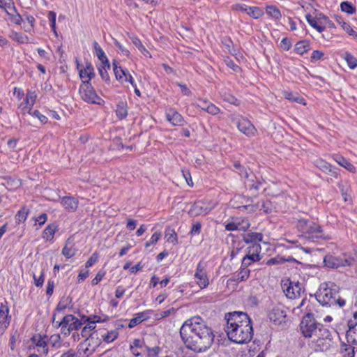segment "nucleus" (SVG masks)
<instances>
[{"mask_svg": "<svg viewBox=\"0 0 357 357\" xmlns=\"http://www.w3.org/2000/svg\"><path fill=\"white\" fill-rule=\"evenodd\" d=\"M280 47L284 50H289L291 47V43L289 39L284 38L280 43Z\"/></svg>", "mask_w": 357, "mask_h": 357, "instance_id": "obj_61", "label": "nucleus"}, {"mask_svg": "<svg viewBox=\"0 0 357 357\" xmlns=\"http://www.w3.org/2000/svg\"><path fill=\"white\" fill-rule=\"evenodd\" d=\"M247 13L254 19H258L264 15V11L259 7H248Z\"/></svg>", "mask_w": 357, "mask_h": 357, "instance_id": "obj_38", "label": "nucleus"}, {"mask_svg": "<svg viewBox=\"0 0 357 357\" xmlns=\"http://www.w3.org/2000/svg\"><path fill=\"white\" fill-rule=\"evenodd\" d=\"M341 350L342 357H354L355 351L353 346L344 344L342 345Z\"/></svg>", "mask_w": 357, "mask_h": 357, "instance_id": "obj_41", "label": "nucleus"}, {"mask_svg": "<svg viewBox=\"0 0 357 357\" xmlns=\"http://www.w3.org/2000/svg\"><path fill=\"white\" fill-rule=\"evenodd\" d=\"M205 267V264L200 261L197 265L195 274L196 282L201 289L206 287L209 284Z\"/></svg>", "mask_w": 357, "mask_h": 357, "instance_id": "obj_12", "label": "nucleus"}, {"mask_svg": "<svg viewBox=\"0 0 357 357\" xmlns=\"http://www.w3.org/2000/svg\"><path fill=\"white\" fill-rule=\"evenodd\" d=\"M326 328L319 323L311 312H307L303 317L300 324V331L305 338L312 339L317 337L322 332V329Z\"/></svg>", "mask_w": 357, "mask_h": 357, "instance_id": "obj_3", "label": "nucleus"}, {"mask_svg": "<svg viewBox=\"0 0 357 357\" xmlns=\"http://www.w3.org/2000/svg\"><path fill=\"white\" fill-rule=\"evenodd\" d=\"M286 260L281 258V257H275V258H271L270 259H268L266 262V264L267 265H275V264H281L284 261H285Z\"/></svg>", "mask_w": 357, "mask_h": 357, "instance_id": "obj_60", "label": "nucleus"}, {"mask_svg": "<svg viewBox=\"0 0 357 357\" xmlns=\"http://www.w3.org/2000/svg\"><path fill=\"white\" fill-rule=\"evenodd\" d=\"M132 43L134 45L144 54L147 55L149 54V51L145 48V47L142 45L141 40L136 36L130 37Z\"/></svg>", "mask_w": 357, "mask_h": 357, "instance_id": "obj_39", "label": "nucleus"}, {"mask_svg": "<svg viewBox=\"0 0 357 357\" xmlns=\"http://www.w3.org/2000/svg\"><path fill=\"white\" fill-rule=\"evenodd\" d=\"M206 112L210 114L215 115L220 112V109L215 105L210 103V105L207 106Z\"/></svg>", "mask_w": 357, "mask_h": 357, "instance_id": "obj_58", "label": "nucleus"}, {"mask_svg": "<svg viewBox=\"0 0 357 357\" xmlns=\"http://www.w3.org/2000/svg\"><path fill=\"white\" fill-rule=\"evenodd\" d=\"M10 38L18 43H27L29 42L28 37L21 33L14 32L10 35Z\"/></svg>", "mask_w": 357, "mask_h": 357, "instance_id": "obj_42", "label": "nucleus"}, {"mask_svg": "<svg viewBox=\"0 0 357 357\" xmlns=\"http://www.w3.org/2000/svg\"><path fill=\"white\" fill-rule=\"evenodd\" d=\"M46 338V336L43 337L40 335H34L31 338L32 342L36 344V347L42 348V352L45 354H47L48 353Z\"/></svg>", "mask_w": 357, "mask_h": 357, "instance_id": "obj_24", "label": "nucleus"}, {"mask_svg": "<svg viewBox=\"0 0 357 357\" xmlns=\"http://www.w3.org/2000/svg\"><path fill=\"white\" fill-rule=\"evenodd\" d=\"M165 238H167V241L168 242H171L174 244H176L178 243L177 240V234L175 231L171 228H167L165 229Z\"/></svg>", "mask_w": 357, "mask_h": 357, "instance_id": "obj_40", "label": "nucleus"}, {"mask_svg": "<svg viewBox=\"0 0 357 357\" xmlns=\"http://www.w3.org/2000/svg\"><path fill=\"white\" fill-rule=\"evenodd\" d=\"M336 22L341 25L342 28L350 36H354L355 31L351 27V26L346 23L342 17L336 15L335 17Z\"/></svg>", "mask_w": 357, "mask_h": 357, "instance_id": "obj_32", "label": "nucleus"}, {"mask_svg": "<svg viewBox=\"0 0 357 357\" xmlns=\"http://www.w3.org/2000/svg\"><path fill=\"white\" fill-rule=\"evenodd\" d=\"M36 94L35 91H29L26 94V105L22 107V110L23 111L24 114L25 112H28L29 114H31L30 111L31 107L34 105L36 101Z\"/></svg>", "mask_w": 357, "mask_h": 357, "instance_id": "obj_20", "label": "nucleus"}, {"mask_svg": "<svg viewBox=\"0 0 357 357\" xmlns=\"http://www.w3.org/2000/svg\"><path fill=\"white\" fill-rule=\"evenodd\" d=\"M261 252V246L259 243H253L248 248V254L246 255L252 258V261H258L261 259L259 252Z\"/></svg>", "mask_w": 357, "mask_h": 357, "instance_id": "obj_22", "label": "nucleus"}, {"mask_svg": "<svg viewBox=\"0 0 357 357\" xmlns=\"http://www.w3.org/2000/svg\"><path fill=\"white\" fill-rule=\"evenodd\" d=\"M105 275V272L99 271L96 277L92 280V285H96L98 284L103 278Z\"/></svg>", "mask_w": 357, "mask_h": 357, "instance_id": "obj_64", "label": "nucleus"}, {"mask_svg": "<svg viewBox=\"0 0 357 357\" xmlns=\"http://www.w3.org/2000/svg\"><path fill=\"white\" fill-rule=\"evenodd\" d=\"M236 125L239 131L245 135L247 137H254L257 132L255 127L247 119H239L236 122Z\"/></svg>", "mask_w": 357, "mask_h": 357, "instance_id": "obj_11", "label": "nucleus"}, {"mask_svg": "<svg viewBox=\"0 0 357 357\" xmlns=\"http://www.w3.org/2000/svg\"><path fill=\"white\" fill-rule=\"evenodd\" d=\"M77 68L79 69V76L82 79L88 77V81L90 82V79L95 76L93 67L90 63H87L84 68H81L79 64H77Z\"/></svg>", "mask_w": 357, "mask_h": 357, "instance_id": "obj_19", "label": "nucleus"}, {"mask_svg": "<svg viewBox=\"0 0 357 357\" xmlns=\"http://www.w3.org/2000/svg\"><path fill=\"white\" fill-rule=\"evenodd\" d=\"M143 313L138 314V316L137 317L132 318L128 324L129 328H133L140 324L143 321Z\"/></svg>", "mask_w": 357, "mask_h": 357, "instance_id": "obj_49", "label": "nucleus"}, {"mask_svg": "<svg viewBox=\"0 0 357 357\" xmlns=\"http://www.w3.org/2000/svg\"><path fill=\"white\" fill-rule=\"evenodd\" d=\"M29 213V209L25 207L22 208L20 211L17 213L15 218L20 222L24 221L26 219L27 215Z\"/></svg>", "mask_w": 357, "mask_h": 357, "instance_id": "obj_47", "label": "nucleus"}, {"mask_svg": "<svg viewBox=\"0 0 357 357\" xmlns=\"http://www.w3.org/2000/svg\"><path fill=\"white\" fill-rule=\"evenodd\" d=\"M266 11L268 15L275 20H279L282 16L280 10L275 6H268Z\"/></svg>", "mask_w": 357, "mask_h": 357, "instance_id": "obj_35", "label": "nucleus"}, {"mask_svg": "<svg viewBox=\"0 0 357 357\" xmlns=\"http://www.w3.org/2000/svg\"><path fill=\"white\" fill-rule=\"evenodd\" d=\"M250 271L246 268H241V271L234 275V280L242 282L246 280L250 276Z\"/></svg>", "mask_w": 357, "mask_h": 357, "instance_id": "obj_33", "label": "nucleus"}, {"mask_svg": "<svg viewBox=\"0 0 357 357\" xmlns=\"http://www.w3.org/2000/svg\"><path fill=\"white\" fill-rule=\"evenodd\" d=\"M301 227H303V231L308 234V238H319L321 236V227L314 222L307 220H301Z\"/></svg>", "mask_w": 357, "mask_h": 357, "instance_id": "obj_9", "label": "nucleus"}, {"mask_svg": "<svg viewBox=\"0 0 357 357\" xmlns=\"http://www.w3.org/2000/svg\"><path fill=\"white\" fill-rule=\"evenodd\" d=\"M237 228H238V226L236 225V218H232L231 222H229L225 225V229L228 231L238 230Z\"/></svg>", "mask_w": 357, "mask_h": 357, "instance_id": "obj_57", "label": "nucleus"}, {"mask_svg": "<svg viewBox=\"0 0 357 357\" xmlns=\"http://www.w3.org/2000/svg\"><path fill=\"white\" fill-rule=\"evenodd\" d=\"M161 237L160 232H155L149 241H147L145 244L146 248H149L151 245L155 244Z\"/></svg>", "mask_w": 357, "mask_h": 357, "instance_id": "obj_52", "label": "nucleus"}, {"mask_svg": "<svg viewBox=\"0 0 357 357\" xmlns=\"http://www.w3.org/2000/svg\"><path fill=\"white\" fill-rule=\"evenodd\" d=\"M48 18L50 22V26L54 31V33L57 35L56 31V13L54 11H50L48 13Z\"/></svg>", "mask_w": 357, "mask_h": 357, "instance_id": "obj_50", "label": "nucleus"}, {"mask_svg": "<svg viewBox=\"0 0 357 357\" xmlns=\"http://www.w3.org/2000/svg\"><path fill=\"white\" fill-rule=\"evenodd\" d=\"M334 159L340 165L344 167L350 172H355L354 166L348 160H347L344 157L339 155H336L334 156Z\"/></svg>", "mask_w": 357, "mask_h": 357, "instance_id": "obj_29", "label": "nucleus"}, {"mask_svg": "<svg viewBox=\"0 0 357 357\" xmlns=\"http://www.w3.org/2000/svg\"><path fill=\"white\" fill-rule=\"evenodd\" d=\"M238 230L246 231L250 226V222L247 218H236Z\"/></svg>", "mask_w": 357, "mask_h": 357, "instance_id": "obj_37", "label": "nucleus"}, {"mask_svg": "<svg viewBox=\"0 0 357 357\" xmlns=\"http://www.w3.org/2000/svg\"><path fill=\"white\" fill-rule=\"evenodd\" d=\"M333 283H331V286L328 283L321 284L319 290L315 294L316 299L323 306L328 305H334V297L336 290L332 288Z\"/></svg>", "mask_w": 357, "mask_h": 357, "instance_id": "obj_4", "label": "nucleus"}, {"mask_svg": "<svg viewBox=\"0 0 357 357\" xmlns=\"http://www.w3.org/2000/svg\"><path fill=\"white\" fill-rule=\"evenodd\" d=\"M82 324V322L75 317V319L70 323V330H71V331L78 330L81 327Z\"/></svg>", "mask_w": 357, "mask_h": 357, "instance_id": "obj_56", "label": "nucleus"}, {"mask_svg": "<svg viewBox=\"0 0 357 357\" xmlns=\"http://www.w3.org/2000/svg\"><path fill=\"white\" fill-rule=\"evenodd\" d=\"M180 335L185 347L197 353L209 349L215 337L213 330L199 317L185 321L181 327Z\"/></svg>", "mask_w": 357, "mask_h": 357, "instance_id": "obj_1", "label": "nucleus"}, {"mask_svg": "<svg viewBox=\"0 0 357 357\" xmlns=\"http://www.w3.org/2000/svg\"><path fill=\"white\" fill-rule=\"evenodd\" d=\"M0 7L3 8L10 15H13L14 13H17L13 0H0Z\"/></svg>", "mask_w": 357, "mask_h": 357, "instance_id": "obj_26", "label": "nucleus"}, {"mask_svg": "<svg viewBox=\"0 0 357 357\" xmlns=\"http://www.w3.org/2000/svg\"><path fill=\"white\" fill-rule=\"evenodd\" d=\"M343 58L347 61L349 67L351 69H354L357 67V59L349 52L343 54Z\"/></svg>", "mask_w": 357, "mask_h": 357, "instance_id": "obj_34", "label": "nucleus"}, {"mask_svg": "<svg viewBox=\"0 0 357 357\" xmlns=\"http://www.w3.org/2000/svg\"><path fill=\"white\" fill-rule=\"evenodd\" d=\"M215 206V204L210 200H198L194 203L189 213L192 216L205 215L213 209Z\"/></svg>", "mask_w": 357, "mask_h": 357, "instance_id": "obj_7", "label": "nucleus"}, {"mask_svg": "<svg viewBox=\"0 0 357 357\" xmlns=\"http://www.w3.org/2000/svg\"><path fill=\"white\" fill-rule=\"evenodd\" d=\"M284 97L286 99L293 102L305 105V100L303 98L296 96L291 92H284Z\"/></svg>", "mask_w": 357, "mask_h": 357, "instance_id": "obj_44", "label": "nucleus"}, {"mask_svg": "<svg viewBox=\"0 0 357 357\" xmlns=\"http://www.w3.org/2000/svg\"><path fill=\"white\" fill-rule=\"evenodd\" d=\"M211 102H209L206 100H202L199 99L196 103L197 107H199L202 110H204L206 112L207 106L210 105Z\"/></svg>", "mask_w": 357, "mask_h": 357, "instance_id": "obj_59", "label": "nucleus"}, {"mask_svg": "<svg viewBox=\"0 0 357 357\" xmlns=\"http://www.w3.org/2000/svg\"><path fill=\"white\" fill-rule=\"evenodd\" d=\"M114 66V73L115 74L116 79L120 80L122 83L123 81H127V74L126 72L121 68V67L118 66V63L116 61L113 62Z\"/></svg>", "mask_w": 357, "mask_h": 357, "instance_id": "obj_28", "label": "nucleus"}, {"mask_svg": "<svg viewBox=\"0 0 357 357\" xmlns=\"http://www.w3.org/2000/svg\"><path fill=\"white\" fill-rule=\"evenodd\" d=\"M61 204L65 209L69 211H75L78 207L79 202L73 197H64L62 198Z\"/></svg>", "mask_w": 357, "mask_h": 357, "instance_id": "obj_16", "label": "nucleus"}, {"mask_svg": "<svg viewBox=\"0 0 357 357\" xmlns=\"http://www.w3.org/2000/svg\"><path fill=\"white\" fill-rule=\"evenodd\" d=\"M306 19H307V21L308 22V23L313 28L316 29L318 32L321 33L322 31H324L325 30V26H321V25L318 24L317 21L312 17L311 15L307 14L306 15Z\"/></svg>", "mask_w": 357, "mask_h": 357, "instance_id": "obj_43", "label": "nucleus"}, {"mask_svg": "<svg viewBox=\"0 0 357 357\" xmlns=\"http://www.w3.org/2000/svg\"><path fill=\"white\" fill-rule=\"evenodd\" d=\"M271 202L269 200L262 201L260 206V210H263L265 213H268L272 211Z\"/></svg>", "mask_w": 357, "mask_h": 357, "instance_id": "obj_53", "label": "nucleus"}, {"mask_svg": "<svg viewBox=\"0 0 357 357\" xmlns=\"http://www.w3.org/2000/svg\"><path fill=\"white\" fill-rule=\"evenodd\" d=\"M8 307L1 304L0 306V325L4 329L8 327L10 323V316H8Z\"/></svg>", "mask_w": 357, "mask_h": 357, "instance_id": "obj_18", "label": "nucleus"}, {"mask_svg": "<svg viewBox=\"0 0 357 357\" xmlns=\"http://www.w3.org/2000/svg\"><path fill=\"white\" fill-rule=\"evenodd\" d=\"M102 339L107 343L112 342L115 340L118 335L119 333L116 330H112L110 331L105 332V330H101L99 331V334Z\"/></svg>", "mask_w": 357, "mask_h": 357, "instance_id": "obj_23", "label": "nucleus"}, {"mask_svg": "<svg viewBox=\"0 0 357 357\" xmlns=\"http://www.w3.org/2000/svg\"><path fill=\"white\" fill-rule=\"evenodd\" d=\"M94 319H95L93 321H89V319H88V321H89L88 324L82 328V332H81L82 336L83 337L86 338L88 337H91V336H93L94 335H98L99 334V332H98V331H96L92 334L91 333V331L96 328V323H98V322L101 321L100 317H98L96 316L94 317Z\"/></svg>", "mask_w": 357, "mask_h": 357, "instance_id": "obj_14", "label": "nucleus"}, {"mask_svg": "<svg viewBox=\"0 0 357 357\" xmlns=\"http://www.w3.org/2000/svg\"><path fill=\"white\" fill-rule=\"evenodd\" d=\"M310 50V42L307 40H301L296 44L294 51L297 54L303 55Z\"/></svg>", "mask_w": 357, "mask_h": 357, "instance_id": "obj_30", "label": "nucleus"}, {"mask_svg": "<svg viewBox=\"0 0 357 357\" xmlns=\"http://www.w3.org/2000/svg\"><path fill=\"white\" fill-rule=\"evenodd\" d=\"M167 119L172 123L174 126H183L184 119L183 116L173 109H170L167 112Z\"/></svg>", "mask_w": 357, "mask_h": 357, "instance_id": "obj_15", "label": "nucleus"}, {"mask_svg": "<svg viewBox=\"0 0 357 357\" xmlns=\"http://www.w3.org/2000/svg\"><path fill=\"white\" fill-rule=\"evenodd\" d=\"M62 254L67 258H70L75 255V250L73 247H68V243H67L62 250Z\"/></svg>", "mask_w": 357, "mask_h": 357, "instance_id": "obj_48", "label": "nucleus"}, {"mask_svg": "<svg viewBox=\"0 0 357 357\" xmlns=\"http://www.w3.org/2000/svg\"><path fill=\"white\" fill-rule=\"evenodd\" d=\"M263 235L261 233L251 232L243 235V240L247 244L257 243L258 242L261 241Z\"/></svg>", "mask_w": 357, "mask_h": 357, "instance_id": "obj_21", "label": "nucleus"}, {"mask_svg": "<svg viewBox=\"0 0 357 357\" xmlns=\"http://www.w3.org/2000/svg\"><path fill=\"white\" fill-rule=\"evenodd\" d=\"M98 259V254L97 252H94L86 261L85 265L86 268L92 266L96 262H97Z\"/></svg>", "mask_w": 357, "mask_h": 357, "instance_id": "obj_55", "label": "nucleus"}, {"mask_svg": "<svg viewBox=\"0 0 357 357\" xmlns=\"http://www.w3.org/2000/svg\"><path fill=\"white\" fill-rule=\"evenodd\" d=\"M348 328L346 333L347 340L357 344V322H348Z\"/></svg>", "mask_w": 357, "mask_h": 357, "instance_id": "obj_17", "label": "nucleus"}, {"mask_svg": "<svg viewBox=\"0 0 357 357\" xmlns=\"http://www.w3.org/2000/svg\"><path fill=\"white\" fill-rule=\"evenodd\" d=\"M331 333L326 328L322 329V332L316 337H313L310 345L315 351H324L331 346Z\"/></svg>", "mask_w": 357, "mask_h": 357, "instance_id": "obj_5", "label": "nucleus"}, {"mask_svg": "<svg viewBox=\"0 0 357 357\" xmlns=\"http://www.w3.org/2000/svg\"><path fill=\"white\" fill-rule=\"evenodd\" d=\"M93 47L95 50V53L98 56V59L101 61V63H105V65L107 66V68H110V65L107 56L105 54V52L100 47L98 43L96 41L93 42Z\"/></svg>", "mask_w": 357, "mask_h": 357, "instance_id": "obj_25", "label": "nucleus"}, {"mask_svg": "<svg viewBox=\"0 0 357 357\" xmlns=\"http://www.w3.org/2000/svg\"><path fill=\"white\" fill-rule=\"evenodd\" d=\"M282 289L287 298L295 299L301 296L303 287L299 282H289L282 284Z\"/></svg>", "mask_w": 357, "mask_h": 357, "instance_id": "obj_10", "label": "nucleus"}, {"mask_svg": "<svg viewBox=\"0 0 357 357\" xmlns=\"http://www.w3.org/2000/svg\"><path fill=\"white\" fill-rule=\"evenodd\" d=\"M225 332L229 340L236 344H246L253 337L252 321L246 313L233 312L226 315Z\"/></svg>", "mask_w": 357, "mask_h": 357, "instance_id": "obj_2", "label": "nucleus"}, {"mask_svg": "<svg viewBox=\"0 0 357 357\" xmlns=\"http://www.w3.org/2000/svg\"><path fill=\"white\" fill-rule=\"evenodd\" d=\"M79 93L82 99L90 104L100 105L103 101L96 93L89 81H82Z\"/></svg>", "mask_w": 357, "mask_h": 357, "instance_id": "obj_6", "label": "nucleus"}, {"mask_svg": "<svg viewBox=\"0 0 357 357\" xmlns=\"http://www.w3.org/2000/svg\"><path fill=\"white\" fill-rule=\"evenodd\" d=\"M58 229V226L54 224L49 225L43 231V238H45L46 241H52L54 238L55 232Z\"/></svg>", "mask_w": 357, "mask_h": 357, "instance_id": "obj_27", "label": "nucleus"}, {"mask_svg": "<svg viewBox=\"0 0 357 357\" xmlns=\"http://www.w3.org/2000/svg\"><path fill=\"white\" fill-rule=\"evenodd\" d=\"M225 64L230 68H231L234 72H239L241 70V68L236 65L232 60H231L229 57H227L224 60Z\"/></svg>", "mask_w": 357, "mask_h": 357, "instance_id": "obj_54", "label": "nucleus"}, {"mask_svg": "<svg viewBox=\"0 0 357 357\" xmlns=\"http://www.w3.org/2000/svg\"><path fill=\"white\" fill-rule=\"evenodd\" d=\"M354 259L333 255H326L324 259L325 265L331 268H338L340 267L350 266Z\"/></svg>", "mask_w": 357, "mask_h": 357, "instance_id": "obj_8", "label": "nucleus"}, {"mask_svg": "<svg viewBox=\"0 0 357 357\" xmlns=\"http://www.w3.org/2000/svg\"><path fill=\"white\" fill-rule=\"evenodd\" d=\"M324 54L321 51L319 50H314L313 51L312 56H311V60L312 61H318L321 59L324 56Z\"/></svg>", "mask_w": 357, "mask_h": 357, "instance_id": "obj_63", "label": "nucleus"}, {"mask_svg": "<svg viewBox=\"0 0 357 357\" xmlns=\"http://www.w3.org/2000/svg\"><path fill=\"white\" fill-rule=\"evenodd\" d=\"M116 113L119 119H125L128 115L127 105L124 102H120L116 106Z\"/></svg>", "mask_w": 357, "mask_h": 357, "instance_id": "obj_31", "label": "nucleus"}, {"mask_svg": "<svg viewBox=\"0 0 357 357\" xmlns=\"http://www.w3.org/2000/svg\"><path fill=\"white\" fill-rule=\"evenodd\" d=\"M316 167L324 172L331 171V165L322 159H317L314 162Z\"/></svg>", "mask_w": 357, "mask_h": 357, "instance_id": "obj_36", "label": "nucleus"}, {"mask_svg": "<svg viewBox=\"0 0 357 357\" xmlns=\"http://www.w3.org/2000/svg\"><path fill=\"white\" fill-rule=\"evenodd\" d=\"M109 69L110 68H107V66L105 65V63H101L100 66L98 68L99 73L102 79L107 82H109V76L107 72Z\"/></svg>", "mask_w": 357, "mask_h": 357, "instance_id": "obj_45", "label": "nucleus"}, {"mask_svg": "<svg viewBox=\"0 0 357 357\" xmlns=\"http://www.w3.org/2000/svg\"><path fill=\"white\" fill-rule=\"evenodd\" d=\"M148 349V355L149 357H155L158 354L160 351V348L159 347H155L153 348L147 347Z\"/></svg>", "mask_w": 357, "mask_h": 357, "instance_id": "obj_62", "label": "nucleus"}, {"mask_svg": "<svg viewBox=\"0 0 357 357\" xmlns=\"http://www.w3.org/2000/svg\"><path fill=\"white\" fill-rule=\"evenodd\" d=\"M75 319V316L73 314H68L65 316L62 320L58 324V326H61L62 325L69 326L70 323Z\"/></svg>", "mask_w": 357, "mask_h": 357, "instance_id": "obj_51", "label": "nucleus"}, {"mask_svg": "<svg viewBox=\"0 0 357 357\" xmlns=\"http://www.w3.org/2000/svg\"><path fill=\"white\" fill-rule=\"evenodd\" d=\"M286 312L283 310V307L280 305L274 307L269 313V319L275 324L280 325L284 322Z\"/></svg>", "mask_w": 357, "mask_h": 357, "instance_id": "obj_13", "label": "nucleus"}, {"mask_svg": "<svg viewBox=\"0 0 357 357\" xmlns=\"http://www.w3.org/2000/svg\"><path fill=\"white\" fill-rule=\"evenodd\" d=\"M341 10L349 14H354L355 13V7L348 1H343L340 5Z\"/></svg>", "mask_w": 357, "mask_h": 357, "instance_id": "obj_46", "label": "nucleus"}]
</instances>
